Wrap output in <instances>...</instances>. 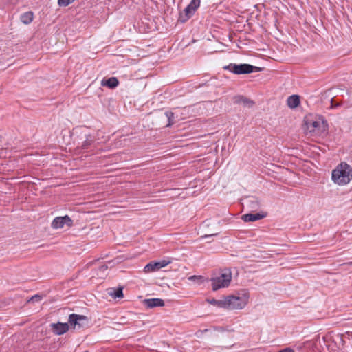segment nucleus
<instances>
[{"mask_svg": "<svg viewBox=\"0 0 352 352\" xmlns=\"http://www.w3.org/2000/svg\"><path fill=\"white\" fill-rule=\"evenodd\" d=\"M304 122L307 133H309L311 135H320L327 130V122L321 116H307Z\"/></svg>", "mask_w": 352, "mask_h": 352, "instance_id": "obj_1", "label": "nucleus"}, {"mask_svg": "<svg viewBox=\"0 0 352 352\" xmlns=\"http://www.w3.org/2000/svg\"><path fill=\"white\" fill-rule=\"evenodd\" d=\"M352 179V168L345 162H342L332 171V180L335 184L344 186Z\"/></svg>", "mask_w": 352, "mask_h": 352, "instance_id": "obj_2", "label": "nucleus"}, {"mask_svg": "<svg viewBox=\"0 0 352 352\" xmlns=\"http://www.w3.org/2000/svg\"><path fill=\"white\" fill-rule=\"evenodd\" d=\"M249 294L246 292L241 296H228L226 297L227 309H242L248 303Z\"/></svg>", "mask_w": 352, "mask_h": 352, "instance_id": "obj_3", "label": "nucleus"}, {"mask_svg": "<svg viewBox=\"0 0 352 352\" xmlns=\"http://www.w3.org/2000/svg\"><path fill=\"white\" fill-rule=\"evenodd\" d=\"M223 69L228 70L235 74H250L261 70L260 67L245 63L239 65L230 63L228 65L224 66Z\"/></svg>", "mask_w": 352, "mask_h": 352, "instance_id": "obj_4", "label": "nucleus"}, {"mask_svg": "<svg viewBox=\"0 0 352 352\" xmlns=\"http://www.w3.org/2000/svg\"><path fill=\"white\" fill-rule=\"evenodd\" d=\"M231 279L232 274L230 270L226 269L219 276L211 278L212 290L217 291L220 288L228 287Z\"/></svg>", "mask_w": 352, "mask_h": 352, "instance_id": "obj_5", "label": "nucleus"}, {"mask_svg": "<svg viewBox=\"0 0 352 352\" xmlns=\"http://www.w3.org/2000/svg\"><path fill=\"white\" fill-rule=\"evenodd\" d=\"M200 6V1H190V4L180 12L179 21L184 23L187 21L195 12Z\"/></svg>", "mask_w": 352, "mask_h": 352, "instance_id": "obj_6", "label": "nucleus"}, {"mask_svg": "<svg viewBox=\"0 0 352 352\" xmlns=\"http://www.w3.org/2000/svg\"><path fill=\"white\" fill-rule=\"evenodd\" d=\"M88 322L87 318L83 315L72 314L69 316L68 324L74 329H80Z\"/></svg>", "mask_w": 352, "mask_h": 352, "instance_id": "obj_7", "label": "nucleus"}, {"mask_svg": "<svg viewBox=\"0 0 352 352\" xmlns=\"http://www.w3.org/2000/svg\"><path fill=\"white\" fill-rule=\"evenodd\" d=\"M51 226L54 229H60L65 226H67L68 228H71L73 226V221L67 215L57 217L52 221Z\"/></svg>", "mask_w": 352, "mask_h": 352, "instance_id": "obj_8", "label": "nucleus"}, {"mask_svg": "<svg viewBox=\"0 0 352 352\" xmlns=\"http://www.w3.org/2000/svg\"><path fill=\"white\" fill-rule=\"evenodd\" d=\"M53 331L57 335H62L69 330V324L67 322L52 323L51 324Z\"/></svg>", "mask_w": 352, "mask_h": 352, "instance_id": "obj_9", "label": "nucleus"}, {"mask_svg": "<svg viewBox=\"0 0 352 352\" xmlns=\"http://www.w3.org/2000/svg\"><path fill=\"white\" fill-rule=\"evenodd\" d=\"M144 305L147 308H154L157 307H163L164 302L161 298H148L144 300Z\"/></svg>", "mask_w": 352, "mask_h": 352, "instance_id": "obj_10", "label": "nucleus"}, {"mask_svg": "<svg viewBox=\"0 0 352 352\" xmlns=\"http://www.w3.org/2000/svg\"><path fill=\"white\" fill-rule=\"evenodd\" d=\"M265 217V214L263 213H256V214H243L241 219L245 222H253L257 220H260Z\"/></svg>", "mask_w": 352, "mask_h": 352, "instance_id": "obj_11", "label": "nucleus"}, {"mask_svg": "<svg viewBox=\"0 0 352 352\" xmlns=\"http://www.w3.org/2000/svg\"><path fill=\"white\" fill-rule=\"evenodd\" d=\"M235 104H243L245 107H251L254 105V102L243 96H236L234 98Z\"/></svg>", "mask_w": 352, "mask_h": 352, "instance_id": "obj_12", "label": "nucleus"}, {"mask_svg": "<svg viewBox=\"0 0 352 352\" xmlns=\"http://www.w3.org/2000/svg\"><path fill=\"white\" fill-rule=\"evenodd\" d=\"M118 84L119 81L116 77H111L108 79H103L101 82V85L102 86H105L111 89L116 88Z\"/></svg>", "mask_w": 352, "mask_h": 352, "instance_id": "obj_13", "label": "nucleus"}, {"mask_svg": "<svg viewBox=\"0 0 352 352\" xmlns=\"http://www.w3.org/2000/svg\"><path fill=\"white\" fill-rule=\"evenodd\" d=\"M300 97L298 95H292L288 97L287 104L291 109H295L300 104Z\"/></svg>", "mask_w": 352, "mask_h": 352, "instance_id": "obj_14", "label": "nucleus"}, {"mask_svg": "<svg viewBox=\"0 0 352 352\" xmlns=\"http://www.w3.org/2000/svg\"><path fill=\"white\" fill-rule=\"evenodd\" d=\"M34 18V14L32 12H27L21 15V21L23 23L28 25L30 24Z\"/></svg>", "mask_w": 352, "mask_h": 352, "instance_id": "obj_15", "label": "nucleus"}, {"mask_svg": "<svg viewBox=\"0 0 352 352\" xmlns=\"http://www.w3.org/2000/svg\"><path fill=\"white\" fill-rule=\"evenodd\" d=\"M158 262H150L144 267V271L146 273L152 272L157 270H159L160 268L159 267Z\"/></svg>", "mask_w": 352, "mask_h": 352, "instance_id": "obj_16", "label": "nucleus"}, {"mask_svg": "<svg viewBox=\"0 0 352 352\" xmlns=\"http://www.w3.org/2000/svg\"><path fill=\"white\" fill-rule=\"evenodd\" d=\"M209 303L218 307L226 309V297L221 300L212 299L208 300Z\"/></svg>", "mask_w": 352, "mask_h": 352, "instance_id": "obj_17", "label": "nucleus"}, {"mask_svg": "<svg viewBox=\"0 0 352 352\" xmlns=\"http://www.w3.org/2000/svg\"><path fill=\"white\" fill-rule=\"evenodd\" d=\"M109 294L114 298H122L123 296L122 288L119 287L116 289H111V290L109 292Z\"/></svg>", "mask_w": 352, "mask_h": 352, "instance_id": "obj_18", "label": "nucleus"}, {"mask_svg": "<svg viewBox=\"0 0 352 352\" xmlns=\"http://www.w3.org/2000/svg\"><path fill=\"white\" fill-rule=\"evenodd\" d=\"M165 115L168 120V123L167 124L166 126H170L172 124H174V120H173L174 113L170 111H167L165 113Z\"/></svg>", "mask_w": 352, "mask_h": 352, "instance_id": "obj_19", "label": "nucleus"}, {"mask_svg": "<svg viewBox=\"0 0 352 352\" xmlns=\"http://www.w3.org/2000/svg\"><path fill=\"white\" fill-rule=\"evenodd\" d=\"M188 279L192 281H196L197 283H202L204 278L201 276L193 275V276H190L188 278Z\"/></svg>", "mask_w": 352, "mask_h": 352, "instance_id": "obj_20", "label": "nucleus"}, {"mask_svg": "<svg viewBox=\"0 0 352 352\" xmlns=\"http://www.w3.org/2000/svg\"><path fill=\"white\" fill-rule=\"evenodd\" d=\"M108 269V266L107 265H102L98 268V275L104 276L105 275L104 272Z\"/></svg>", "mask_w": 352, "mask_h": 352, "instance_id": "obj_21", "label": "nucleus"}, {"mask_svg": "<svg viewBox=\"0 0 352 352\" xmlns=\"http://www.w3.org/2000/svg\"><path fill=\"white\" fill-rule=\"evenodd\" d=\"M157 262L160 265L159 267L160 269L167 266L169 263H170V261H166V260H162V261H157Z\"/></svg>", "mask_w": 352, "mask_h": 352, "instance_id": "obj_22", "label": "nucleus"}, {"mask_svg": "<svg viewBox=\"0 0 352 352\" xmlns=\"http://www.w3.org/2000/svg\"><path fill=\"white\" fill-rule=\"evenodd\" d=\"M92 143V140L87 139L82 144V148L83 149H87Z\"/></svg>", "mask_w": 352, "mask_h": 352, "instance_id": "obj_23", "label": "nucleus"}, {"mask_svg": "<svg viewBox=\"0 0 352 352\" xmlns=\"http://www.w3.org/2000/svg\"><path fill=\"white\" fill-rule=\"evenodd\" d=\"M41 296L35 295L30 299L29 302H39L41 300Z\"/></svg>", "mask_w": 352, "mask_h": 352, "instance_id": "obj_24", "label": "nucleus"}, {"mask_svg": "<svg viewBox=\"0 0 352 352\" xmlns=\"http://www.w3.org/2000/svg\"><path fill=\"white\" fill-rule=\"evenodd\" d=\"M248 202L252 204V206H251L252 208H255L258 206V201L256 199L249 200Z\"/></svg>", "mask_w": 352, "mask_h": 352, "instance_id": "obj_25", "label": "nucleus"}, {"mask_svg": "<svg viewBox=\"0 0 352 352\" xmlns=\"http://www.w3.org/2000/svg\"><path fill=\"white\" fill-rule=\"evenodd\" d=\"M72 1H58V4L60 7L68 6Z\"/></svg>", "mask_w": 352, "mask_h": 352, "instance_id": "obj_26", "label": "nucleus"}, {"mask_svg": "<svg viewBox=\"0 0 352 352\" xmlns=\"http://www.w3.org/2000/svg\"><path fill=\"white\" fill-rule=\"evenodd\" d=\"M279 352H294L292 349H285L284 350H282Z\"/></svg>", "mask_w": 352, "mask_h": 352, "instance_id": "obj_27", "label": "nucleus"}]
</instances>
